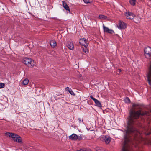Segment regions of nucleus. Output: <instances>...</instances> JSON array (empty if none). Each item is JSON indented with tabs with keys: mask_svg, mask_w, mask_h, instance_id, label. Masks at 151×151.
Listing matches in <instances>:
<instances>
[{
	"mask_svg": "<svg viewBox=\"0 0 151 151\" xmlns=\"http://www.w3.org/2000/svg\"><path fill=\"white\" fill-rule=\"evenodd\" d=\"M79 42L81 45L83 46L88 45V41L84 38L80 39Z\"/></svg>",
	"mask_w": 151,
	"mask_h": 151,
	"instance_id": "nucleus-7",
	"label": "nucleus"
},
{
	"mask_svg": "<svg viewBox=\"0 0 151 151\" xmlns=\"http://www.w3.org/2000/svg\"><path fill=\"white\" fill-rule=\"evenodd\" d=\"M29 82V80L27 78H26L24 79L22 82V84L24 85H27Z\"/></svg>",
	"mask_w": 151,
	"mask_h": 151,
	"instance_id": "nucleus-18",
	"label": "nucleus"
},
{
	"mask_svg": "<svg viewBox=\"0 0 151 151\" xmlns=\"http://www.w3.org/2000/svg\"><path fill=\"white\" fill-rule=\"evenodd\" d=\"M70 139L73 140H76L78 139V135L75 134H73L69 137Z\"/></svg>",
	"mask_w": 151,
	"mask_h": 151,
	"instance_id": "nucleus-11",
	"label": "nucleus"
},
{
	"mask_svg": "<svg viewBox=\"0 0 151 151\" xmlns=\"http://www.w3.org/2000/svg\"><path fill=\"white\" fill-rule=\"evenodd\" d=\"M23 63L30 67H34L36 64L35 62L33 60L28 58H24Z\"/></svg>",
	"mask_w": 151,
	"mask_h": 151,
	"instance_id": "nucleus-3",
	"label": "nucleus"
},
{
	"mask_svg": "<svg viewBox=\"0 0 151 151\" xmlns=\"http://www.w3.org/2000/svg\"><path fill=\"white\" fill-rule=\"evenodd\" d=\"M76 151H87L86 149L85 148L81 149L79 150H77Z\"/></svg>",
	"mask_w": 151,
	"mask_h": 151,
	"instance_id": "nucleus-22",
	"label": "nucleus"
},
{
	"mask_svg": "<svg viewBox=\"0 0 151 151\" xmlns=\"http://www.w3.org/2000/svg\"><path fill=\"white\" fill-rule=\"evenodd\" d=\"M84 47H82V49L85 53H88V49L87 47L88 45L84 46Z\"/></svg>",
	"mask_w": 151,
	"mask_h": 151,
	"instance_id": "nucleus-16",
	"label": "nucleus"
},
{
	"mask_svg": "<svg viewBox=\"0 0 151 151\" xmlns=\"http://www.w3.org/2000/svg\"><path fill=\"white\" fill-rule=\"evenodd\" d=\"M124 101L126 103H129L130 102V100L129 98L126 97L124 99Z\"/></svg>",
	"mask_w": 151,
	"mask_h": 151,
	"instance_id": "nucleus-20",
	"label": "nucleus"
},
{
	"mask_svg": "<svg viewBox=\"0 0 151 151\" xmlns=\"http://www.w3.org/2000/svg\"><path fill=\"white\" fill-rule=\"evenodd\" d=\"M118 70L119 72H120V73L122 71L120 69H118Z\"/></svg>",
	"mask_w": 151,
	"mask_h": 151,
	"instance_id": "nucleus-25",
	"label": "nucleus"
},
{
	"mask_svg": "<svg viewBox=\"0 0 151 151\" xmlns=\"http://www.w3.org/2000/svg\"><path fill=\"white\" fill-rule=\"evenodd\" d=\"M5 135L8 136L9 137L12 138L14 141L20 144H22V138L19 135L13 133L6 132Z\"/></svg>",
	"mask_w": 151,
	"mask_h": 151,
	"instance_id": "nucleus-2",
	"label": "nucleus"
},
{
	"mask_svg": "<svg viewBox=\"0 0 151 151\" xmlns=\"http://www.w3.org/2000/svg\"><path fill=\"white\" fill-rule=\"evenodd\" d=\"M136 0H129V3L133 6H134L135 4V2Z\"/></svg>",
	"mask_w": 151,
	"mask_h": 151,
	"instance_id": "nucleus-19",
	"label": "nucleus"
},
{
	"mask_svg": "<svg viewBox=\"0 0 151 151\" xmlns=\"http://www.w3.org/2000/svg\"><path fill=\"white\" fill-rule=\"evenodd\" d=\"M50 44L52 47H55L57 45L56 42L55 40H52L50 41Z\"/></svg>",
	"mask_w": 151,
	"mask_h": 151,
	"instance_id": "nucleus-13",
	"label": "nucleus"
},
{
	"mask_svg": "<svg viewBox=\"0 0 151 151\" xmlns=\"http://www.w3.org/2000/svg\"><path fill=\"white\" fill-rule=\"evenodd\" d=\"M141 107L140 105L138 104H133L132 105V109L129 112L130 116L128 118L127 129L125 132V134L124 136V141L122 151H129V146L127 143L130 141V134L135 136L137 138V136H139L140 132L133 126L134 122L138 118L140 115H148L147 112H142L140 110L135 111L136 110L140 109Z\"/></svg>",
	"mask_w": 151,
	"mask_h": 151,
	"instance_id": "nucleus-1",
	"label": "nucleus"
},
{
	"mask_svg": "<svg viewBox=\"0 0 151 151\" xmlns=\"http://www.w3.org/2000/svg\"><path fill=\"white\" fill-rule=\"evenodd\" d=\"M125 16L127 19H133L135 16V15L132 13L129 12H126L125 14Z\"/></svg>",
	"mask_w": 151,
	"mask_h": 151,
	"instance_id": "nucleus-6",
	"label": "nucleus"
},
{
	"mask_svg": "<svg viewBox=\"0 0 151 151\" xmlns=\"http://www.w3.org/2000/svg\"><path fill=\"white\" fill-rule=\"evenodd\" d=\"M84 2L86 3H90L89 0H83Z\"/></svg>",
	"mask_w": 151,
	"mask_h": 151,
	"instance_id": "nucleus-24",
	"label": "nucleus"
},
{
	"mask_svg": "<svg viewBox=\"0 0 151 151\" xmlns=\"http://www.w3.org/2000/svg\"><path fill=\"white\" fill-rule=\"evenodd\" d=\"M99 18L100 19L102 20L106 19L108 18L106 16L102 14L99 15Z\"/></svg>",
	"mask_w": 151,
	"mask_h": 151,
	"instance_id": "nucleus-14",
	"label": "nucleus"
},
{
	"mask_svg": "<svg viewBox=\"0 0 151 151\" xmlns=\"http://www.w3.org/2000/svg\"><path fill=\"white\" fill-rule=\"evenodd\" d=\"M103 30L105 32L110 34L114 33V31L113 30L109 29L108 28L105 27L104 25H103Z\"/></svg>",
	"mask_w": 151,
	"mask_h": 151,
	"instance_id": "nucleus-9",
	"label": "nucleus"
},
{
	"mask_svg": "<svg viewBox=\"0 0 151 151\" xmlns=\"http://www.w3.org/2000/svg\"><path fill=\"white\" fill-rule=\"evenodd\" d=\"M100 139L106 144H108L111 141V138L108 135H102L101 136Z\"/></svg>",
	"mask_w": 151,
	"mask_h": 151,
	"instance_id": "nucleus-4",
	"label": "nucleus"
},
{
	"mask_svg": "<svg viewBox=\"0 0 151 151\" xmlns=\"http://www.w3.org/2000/svg\"><path fill=\"white\" fill-rule=\"evenodd\" d=\"M5 86L4 83H0V88H2Z\"/></svg>",
	"mask_w": 151,
	"mask_h": 151,
	"instance_id": "nucleus-21",
	"label": "nucleus"
},
{
	"mask_svg": "<svg viewBox=\"0 0 151 151\" xmlns=\"http://www.w3.org/2000/svg\"><path fill=\"white\" fill-rule=\"evenodd\" d=\"M79 120L80 121H81V119L79 118Z\"/></svg>",
	"mask_w": 151,
	"mask_h": 151,
	"instance_id": "nucleus-26",
	"label": "nucleus"
},
{
	"mask_svg": "<svg viewBox=\"0 0 151 151\" xmlns=\"http://www.w3.org/2000/svg\"><path fill=\"white\" fill-rule=\"evenodd\" d=\"M118 27L120 29H124L127 27V24L120 21L119 22Z\"/></svg>",
	"mask_w": 151,
	"mask_h": 151,
	"instance_id": "nucleus-5",
	"label": "nucleus"
},
{
	"mask_svg": "<svg viewBox=\"0 0 151 151\" xmlns=\"http://www.w3.org/2000/svg\"><path fill=\"white\" fill-rule=\"evenodd\" d=\"M96 151H106L105 149L101 147H97L95 148Z\"/></svg>",
	"mask_w": 151,
	"mask_h": 151,
	"instance_id": "nucleus-17",
	"label": "nucleus"
},
{
	"mask_svg": "<svg viewBox=\"0 0 151 151\" xmlns=\"http://www.w3.org/2000/svg\"><path fill=\"white\" fill-rule=\"evenodd\" d=\"M82 139H83L81 135L80 136H78V140L79 141L82 140Z\"/></svg>",
	"mask_w": 151,
	"mask_h": 151,
	"instance_id": "nucleus-23",
	"label": "nucleus"
},
{
	"mask_svg": "<svg viewBox=\"0 0 151 151\" xmlns=\"http://www.w3.org/2000/svg\"><path fill=\"white\" fill-rule=\"evenodd\" d=\"M63 6L64 8L66 10L70 12L69 7L67 5V3L65 1H62Z\"/></svg>",
	"mask_w": 151,
	"mask_h": 151,
	"instance_id": "nucleus-12",
	"label": "nucleus"
},
{
	"mask_svg": "<svg viewBox=\"0 0 151 151\" xmlns=\"http://www.w3.org/2000/svg\"><path fill=\"white\" fill-rule=\"evenodd\" d=\"M150 134V133H148V134H147V135H149V134Z\"/></svg>",
	"mask_w": 151,
	"mask_h": 151,
	"instance_id": "nucleus-27",
	"label": "nucleus"
},
{
	"mask_svg": "<svg viewBox=\"0 0 151 151\" xmlns=\"http://www.w3.org/2000/svg\"><path fill=\"white\" fill-rule=\"evenodd\" d=\"M90 97L91 99H92L94 101L96 105L97 106H98L100 107H102L101 104L99 101L97 100L96 98L93 97V96L91 95L90 96Z\"/></svg>",
	"mask_w": 151,
	"mask_h": 151,
	"instance_id": "nucleus-8",
	"label": "nucleus"
},
{
	"mask_svg": "<svg viewBox=\"0 0 151 151\" xmlns=\"http://www.w3.org/2000/svg\"><path fill=\"white\" fill-rule=\"evenodd\" d=\"M65 89L66 91H68L69 92L71 95H74L75 93H74V92L72 90V89L69 88L68 87H67L65 88Z\"/></svg>",
	"mask_w": 151,
	"mask_h": 151,
	"instance_id": "nucleus-15",
	"label": "nucleus"
},
{
	"mask_svg": "<svg viewBox=\"0 0 151 151\" xmlns=\"http://www.w3.org/2000/svg\"><path fill=\"white\" fill-rule=\"evenodd\" d=\"M67 46L68 48L70 50H73L74 47L72 42L68 41L67 43Z\"/></svg>",
	"mask_w": 151,
	"mask_h": 151,
	"instance_id": "nucleus-10",
	"label": "nucleus"
}]
</instances>
